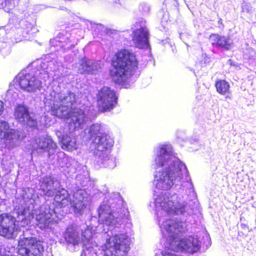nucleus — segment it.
Returning <instances> with one entry per match:
<instances>
[{
	"label": "nucleus",
	"instance_id": "nucleus-1",
	"mask_svg": "<svg viewBox=\"0 0 256 256\" xmlns=\"http://www.w3.org/2000/svg\"><path fill=\"white\" fill-rule=\"evenodd\" d=\"M99 224L98 227L82 224L80 228L84 247L90 252L100 253L104 256H124L130 248L131 239L127 233L112 232L128 220L126 211L124 217L112 212L108 204H101L98 209Z\"/></svg>",
	"mask_w": 256,
	"mask_h": 256
},
{
	"label": "nucleus",
	"instance_id": "nucleus-2",
	"mask_svg": "<svg viewBox=\"0 0 256 256\" xmlns=\"http://www.w3.org/2000/svg\"><path fill=\"white\" fill-rule=\"evenodd\" d=\"M179 200L177 195L170 196L169 194L154 197L158 222L166 248L193 254L199 250L200 242L193 236L181 238V234L186 230V222L171 218L173 216L184 214L188 210L186 206L180 203Z\"/></svg>",
	"mask_w": 256,
	"mask_h": 256
},
{
	"label": "nucleus",
	"instance_id": "nucleus-3",
	"mask_svg": "<svg viewBox=\"0 0 256 256\" xmlns=\"http://www.w3.org/2000/svg\"><path fill=\"white\" fill-rule=\"evenodd\" d=\"M154 166L155 168H162V170L157 171L154 174V185L158 190H168L174 184H180V188L185 192L186 194L182 196L184 202L180 203L190 206V202L196 199V193L194 192V185L186 164L178 158L173 152L172 146L168 144H160L155 150ZM169 194L170 196L176 194L169 192L160 194H154V202H150V206L156 210L154 202V197L158 195L165 196ZM177 196H178L177 194Z\"/></svg>",
	"mask_w": 256,
	"mask_h": 256
},
{
	"label": "nucleus",
	"instance_id": "nucleus-4",
	"mask_svg": "<svg viewBox=\"0 0 256 256\" xmlns=\"http://www.w3.org/2000/svg\"><path fill=\"white\" fill-rule=\"evenodd\" d=\"M75 102V94L72 92L56 93L52 91L46 98L45 105L50 108L52 115L67 120L69 132L62 137L60 132L56 133L60 138L62 148L68 152L76 150L78 148L76 137L72 133L76 129L82 128L88 120L83 110L73 108Z\"/></svg>",
	"mask_w": 256,
	"mask_h": 256
},
{
	"label": "nucleus",
	"instance_id": "nucleus-5",
	"mask_svg": "<svg viewBox=\"0 0 256 256\" xmlns=\"http://www.w3.org/2000/svg\"><path fill=\"white\" fill-rule=\"evenodd\" d=\"M110 76L114 82L124 88L130 87L133 72L138 68L135 55L126 50L117 52L112 61Z\"/></svg>",
	"mask_w": 256,
	"mask_h": 256
},
{
	"label": "nucleus",
	"instance_id": "nucleus-6",
	"mask_svg": "<svg viewBox=\"0 0 256 256\" xmlns=\"http://www.w3.org/2000/svg\"><path fill=\"white\" fill-rule=\"evenodd\" d=\"M43 64L44 66H42V69L36 73L38 78L30 74H24V72L18 74L14 80V84L10 85V88L7 92L8 96L12 95L14 98L18 96V92H14V89L16 88L15 85L19 86L21 89L28 92L34 93L40 90L42 82L40 78L46 81L49 77L48 70L44 68L46 64Z\"/></svg>",
	"mask_w": 256,
	"mask_h": 256
},
{
	"label": "nucleus",
	"instance_id": "nucleus-7",
	"mask_svg": "<svg viewBox=\"0 0 256 256\" xmlns=\"http://www.w3.org/2000/svg\"><path fill=\"white\" fill-rule=\"evenodd\" d=\"M88 194L84 190H78L72 195L69 194L64 188L59 190L56 193L54 200L62 206H66L70 203L74 212L82 215L84 212L88 200Z\"/></svg>",
	"mask_w": 256,
	"mask_h": 256
},
{
	"label": "nucleus",
	"instance_id": "nucleus-8",
	"mask_svg": "<svg viewBox=\"0 0 256 256\" xmlns=\"http://www.w3.org/2000/svg\"><path fill=\"white\" fill-rule=\"evenodd\" d=\"M16 250L21 256H42L44 252L42 242L34 237H20Z\"/></svg>",
	"mask_w": 256,
	"mask_h": 256
},
{
	"label": "nucleus",
	"instance_id": "nucleus-9",
	"mask_svg": "<svg viewBox=\"0 0 256 256\" xmlns=\"http://www.w3.org/2000/svg\"><path fill=\"white\" fill-rule=\"evenodd\" d=\"M56 148V143L47 134L35 137L30 141V149L33 154H42L47 152L48 156H50L54 154Z\"/></svg>",
	"mask_w": 256,
	"mask_h": 256
},
{
	"label": "nucleus",
	"instance_id": "nucleus-10",
	"mask_svg": "<svg viewBox=\"0 0 256 256\" xmlns=\"http://www.w3.org/2000/svg\"><path fill=\"white\" fill-rule=\"evenodd\" d=\"M20 141V132L10 128L8 122L0 121V142L2 146L11 150L17 146Z\"/></svg>",
	"mask_w": 256,
	"mask_h": 256
},
{
	"label": "nucleus",
	"instance_id": "nucleus-11",
	"mask_svg": "<svg viewBox=\"0 0 256 256\" xmlns=\"http://www.w3.org/2000/svg\"><path fill=\"white\" fill-rule=\"evenodd\" d=\"M117 96L115 92L108 86H104L98 92V104L102 112L110 111L116 104Z\"/></svg>",
	"mask_w": 256,
	"mask_h": 256
},
{
	"label": "nucleus",
	"instance_id": "nucleus-12",
	"mask_svg": "<svg viewBox=\"0 0 256 256\" xmlns=\"http://www.w3.org/2000/svg\"><path fill=\"white\" fill-rule=\"evenodd\" d=\"M114 144L113 138L106 134L102 136H96L91 144L92 150L94 151V156L100 158L101 154L102 157L106 154L107 152L112 147Z\"/></svg>",
	"mask_w": 256,
	"mask_h": 256
},
{
	"label": "nucleus",
	"instance_id": "nucleus-13",
	"mask_svg": "<svg viewBox=\"0 0 256 256\" xmlns=\"http://www.w3.org/2000/svg\"><path fill=\"white\" fill-rule=\"evenodd\" d=\"M149 36L148 30L145 22H136L132 36V40L135 46L140 48H148L150 47Z\"/></svg>",
	"mask_w": 256,
	"mask_h": 256
},
{
	"label": "nucleus",
	"instance_id": "nucleus-14",
	"mask_svg": "<svg viewBox=\"0 0 256 256\" xmlns=\"http://www.w3.org/2000/svg\"><path fill=\"white\" fill-rule=\"evenodd\" d=\"M36 224L42 230L51 229L58 218L55 212L48 206L41 208L36 214Z\"/></svg>",
	"mask_w": 256,
	"mask_h": 256
},
{
	"label": "nucleus",
	"instance_id": "nucleus-15",
	"mask_svg": "<svg viewBox=\"0 0 256 256\" xmlns=\"http://www.w3.org/2000/svg\"><path fill=\"white\" fill-rule=\"evenodd\" d=\"M16 220L7 214L0 215V235L7 238H13L16 236L18 228Z\"/></svg>",
	"mask_w": 256,
	"mask_h": 256
},
{
	"label": "nucleus",
	"instance_id": "nucleus-16",
	"mask_svg": "<svg viewBox=\"0 0 256 256\" xmlns=\"http://www.w3.org/2000/svg\"><path fill=\"white\" fill-rule=\"evenodd\" d=\"M80 228L74 224L68 226L63 234L64 238L68 245L74 247L82 244V240L80 235Z\"/></svg>",
	"mask_w": 256,
	"mask_h": 256
},
{
	"label": "nucleus",
	"instance_id": "nucleus-17",
	"mask_svg": "<svg viewBox=\"0 0 256 256\" xmlns=\"http://www.w3.org/2000/svg\"><path fill=\"white\" fill-rule=\"evenodd\" d=\"M101 68L100 62L84 58L78 64L77 72L80 74H96Z\"/></svg>",
	"mask_w": 256,
	"mask_h": 256
},
{
	"label": "nucleus",
	"instance_id": "nucleus-18",
	"mask_svg": "<svg viewBox=\"0 0 256 256\" xmlns=\"http://www.w3.org/2000/svg\"><path fill=\"white\" fill-rule=\"evenodd\" d=\"M16 118L22 124H26L30 127H36L37 126V122L32 118L29 114L26 108L23 105L18 106L14 113Z\"/></svg>",
	"mask_w": 256,
	"mask_h": 256
},
{
	"label": "nucleus",
	"instance_id": "nucleus-19",
	"mask_svg": "<svg viewBox=\"0 0 256 256\" xmlns=\"http://www.w3.org/2000/svg\"><path fill=\"white\" fill-rule=\"evenodd\" d=\"M212 44L216 47L229 50L231 47L232 40L227 37L212 34L210 36Z\"/></svg>",
	"mask_w": 256,
	"mask_h": 256
},
{
	"label": "nucleus",
	"instance_id": "nucleus-20",
	"mask_svg": "<svg viewBox=\"0 0 256 256\" xmlns=\"http://www.w3.org/2000/svg\"><path fill=\"white\" fill-rule=\"evenodd\" d=\"M54 178L51 176H46L43 178L40 188L44 194L48 196H52L54 192L52 190Z\"/></svg>",
	"mask_w": 256,
	"mask_h": 256
},
{
	"label": "nucleus",
	"instance_id": "nucleus-21",
	"mask_svg": "<svg viewBox=\"0 0 256 256\" xmlns=\"http://www.w3.org/2000/svg\"><path fill=\"white\" fill-rule=\"evenodd\" d=\"M108 152H107L106 154H104V157H102L101 154L100 158L95 156V160L100 166H102L109 168H113L116 166L115 160L113 158H108Z\"/></svg>",
	"mask_w": 256,
	"mask_h": 256
},
{
	"label": "nucleus",
	"instance_id": "nucleus-22",
	"mask_svg": "<svg viewBox=\"0 0 256 256\" xmlns=\"http://www.w3.org/2000/svg\"><path fill=\"white\" fill-rule=\"evenodd\" d=\"M215 86L217 92L222 95H225L230 92V84L225 80H217L216 82Z\"/></svg>",
	"mask_w": 256,
	"mask_h": 256
},
{
	"label": "nucleus",
	"instance_id": "nucleus-23",
	"mask_svg": "<svg viewBox=\"0 0 256 256\" xmlns=\"http://www.w3.org/2000/svg\"><path fill=\"white\" fill-rule=\"evenodd\" d=\"M88 132L90 136H102L104 134V133H103L104 130L102 126L99 124H96L91 126L88 130Z\"/></svg>",
	"mask_w": 256,
	"mask_h": 256
},
{
	"label": "nucleus",
	"instance_id": "nucleus-24",
	"mask_svg": "<svg viewBox=\"0 0 256 256\" xmlns=\"http://www.w3.org/2000/svg\"><path fill=\"white\" fill-rule=\"evenodd\" d=\"M67 40L66 41H62L60 40V38H56V39L50 40V42L51 44L54 46V44L56 42H58L59 43H62L63 42L66 43V45L62 44L60 46L64 47L66 46L67 48H70L71 46H74L76 44V42H72L71 40L68 38H66Z\"/></svg>",
	"mask_w": 256,
	"mask_h": 256
},
{
	"label": "nucleus",
	"instance_id": "nucleus-25",
	"mask_svg": "<svg viewBox=\"0 0 256 256\" xmlns=\"http://www.w3.org/2000/svg\"><path fill=\"white\" fill-rule=\"evenodd\" d=\"M15 7L14 0H4V4L2 6L4 10L8 13H10Z\"/></svg>",
	"mask_w": 256,
	"mask_h": 256
},
{
	"label": "nucleus",
	"instance_id": "nucleus-26",
	"mask_svg": "<svg viewBox=\"0 0 256 256\" xmlns=\"http://www.w3.org/2000/svg\"><path fill=\"white\" fill-rule=\"evenodd\" d=\"M250 6L249 4L244 2L242 5V10L243 12H249L250 10Z\"/></svg>",
	"mask_w": 256,
	"mask_h": 256
},
{
	"label": "nucleus",
	"instance_id": "nucleus-27",
	"mask_svg": "<svg viewBox=\"0 0 256 256\" xmlns=\"http://www.w3.org/2000/svg\"><path fill=\"white\" fill-rule=\"evenodd\" d=\"M30 222V220L24 217V218H22V220L20 222V225L21 226L24 227L28 225Z\"/></svg>",
	"mask_w": 256,
	"mask_h": 256
},
{
	"label": "nucleus",
	"instance_id": "nucleus-28",
	"mask_svg": "<svg viewBox=\"0 0 256 256\" xmlns=\"http://www.w3.org/2000/svg\"><path fill=\"white\" fill-rule=\"evenodd\" d=\"M4 110L3 102L0 100V115L2 114Z\"/></svg>",
	"mask_w": 256,
	"mask_h": 256
},
{
	"label": "nucleus",
	"instance_id": "nucleus-29",
	"mask_svg": "<svg viewBox=\"0 0 256 256\" xmlns=\"http://www.w3.org/2000/svg\"><path fill=\"white\" fill-rule=\"evenodd\" d=\"M68 159H69V158H68V156H64V161H66V160H68Z\"/></svg>",
	"mask_w": 256,
	"mask_h": 256
},
{
	"label": "nucleus",
	"instance_id": "nucleus-30",
	"mask_svg": "<svg viewBox=\"0 0 256 256\" xmlns=\"http://www.w3.org/2000/svg\"><path fill=\"white\" fill-rule=\"evenodd\" d=\"M26 214V212L25 210H24L23 212L22 213V215L24 216H25Z\"/></svg>",
	"mask_w": 256,
	"mask_h": 256
},
{
	"label": "nucleus",
	"instance_id": "nucleus-31",
	"mask_svg": "<svg viewBox=\"0 0 256 256\" xmlns=\"http://www.w3.org/2000/svg\"><path fill=\"white\" fill-rule=\"evenodd\" d=\"M6 255H7V256L8 255V256H10L8 254H4V255H2V254H0V256H6Z\"/></svg>",
	"mask_w": 256,
	"mask_h": 256
},
{
	"label": "nucleus",
	"instance_id": "nucleus-32",
	"mask_svg": "<svg viewBox=\"0 0 256 256\" xmlns=\"http://www.w3.org/2000/svg\"><path fill=\"white\" fill-rule=\"evenodd\" d=\"M111 201L112 202V200H109L108 203H109L110 204H112V202H111Z\"/></svg>",
	"mask_w": 256,
	"mask_h": 256
},
{
	"label": "nucleus",
	"instance_id": "nucleus-33",
	"mask_svg": "<svg viewBox=\"0 0 256 256\" xmlns=\"http://www.w3.org/2000/svg\"><path fill=\"white\" fill-rule=\"evenodd\" d=\"M49 256H52V254H51V253H50V254H49Z\"/></svg>",
	"mask_w": 256,
	"mask_h": 256
},
{
	"label": "nucleus",
	"instance_id": "nucleus-34",
	"mask_svg": "<svg viewBox=\"0 0 256 256\" xmlns=\"http://www.w3.org/2000/svg\"><path fill=\"white\" fill-rule=\"evenodd\" d=\"M115 195L116 196H118V194H115Z\"/></svg>",
	"mask_w": 256,
	"mask_h": 256
},
{
	"label": "nucleus",
	"instance_id": "nucleus-35",
	"mask_svg": "<svg viewBox=\"0 0 256 256\" xmlns=\"http://www.w3.org/2000/svg\"><path fill=\"white\" fill-rule=\"evenodd\" d=\"M155 256H157L156 255Z\"/></svg>",
	"mask_w": 256,
	"mask_h": 256
}]
</instances>
